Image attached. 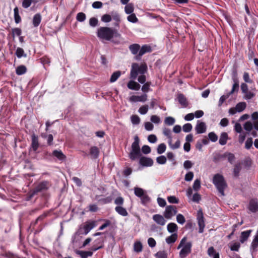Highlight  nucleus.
Segmentation results:
<instances>
[{
    "mask_svg": "<svg viewBox=\"0 0 258 258\" xmlns=\"http://www.w3.org/2000/svg\"><path fill=\"white\" fill-rule=\"evenodd\" d=\"M97 37L100 39L107 41H110L115 44H118L119 41L113 38H120L121 37L118 31L112 28L108 27H101L98 28L97 32Z\"/></svg>",
    "mask_w": 258,
    "mask_h": 258,
    "instance_id": "nucleus-1",
    "label": "nucleus"
},
{
    "mask_svg": "<svg viewBox=\"0 0 258 258\" xmlns=\"http://www.w3.org/2000/svg\"><path fill=\"white\" fill-rule=\"evenodd\" d=\"M213 183L221 195L224 196V190L227 184L223 176L219 173L215 174L213 178Z\"/></svg>",
    "mask_w": 258,
    "mask_h": 258,
    "instance_id": "nucleus-2",
    "label": "nucleus"
},
{
    "mask_svg": "<svg viewBox=\"0 0 258 258\" xmlns=\"http://www.w3.org/2000/svg\"><path fill=\"white\" fill-rule=\"evenodd\" d=\"M140 139L137 135L134 137V141L132 144L131 151L128 154V157L132 161H135L138 158H140L142 154L139 146Z\"/></svg>",
    "mask_w": 258,
    "mask_h": 258,
    "instance_id": "nucleus-3",
    "label": "nucleus"
},
{
    "mask_svg": "<svg viewBox=\"0 0 258 258\" xmlns=\"http://www.w3.org/2000/svg\"><path fill=\"white\" fill-rule=\"evenodd\" d=\"M49 186V182L48 181H43L40 182L35 187L27 194V200H31L35 195H38L39 192L47 190Z\"/></svg>",
    "mask_w": 258,
    "mask_h": 258,
    "instance_id": "nucleus-4",
    "label": "nucleus"
},
{
    "mask_svg": "<svg viewBox=\"0 0 258 258\" xmlns=\"http://www.w3.org/2000/svg\"><path fill=\"white\" fill-rule=\"evenodd\" d=\"M147 70V66L146 63L139 65L137 63H134L132 65L130 78L135 79L139 74H144Z\"/></svg>",
    "mask_w": 258,
    "mask_h": 258,
    "instance_id": "nucleus-5",
    "label": "nucleus"
},
{
    "mask_svg": "<svg viewBox=\"0 0 258 258\" xmlns=\"http://www.w3.org/2000/svg\"><path fill=\"white\" fill-rule=\"evenodd\" d=\"M177 213V209L175 206L169 205L166 206L164 212V217L167 219H170Z\"/></svg>",
    "mask_w": 258,
    "mask_h": 258,
    "instance_id": "nucleus-6",
    "label": "nucleus"
},
{
    "mask_svg": "<svg viewBox=\"0 0 258 258\" xmlns=\"http://www.w3.org/2000/svg\"><path fill=\"white\" fill-rule=\"evenodd\" d=\"M197 219L199 227V232L200 233H203L205 227V224L203 213L201 211H200L198 212Z\"/></svg>",
    "mask_w": 258,
    "mask_h": 258,
    "instance_id": "nucleus-7",
    "label": "nucleus"
},
{
    "mask_svg": "<svg viewBox=\"0 0 258 258\" xmlns=\"http://www.w3.org/2000/svg\"><path fill=\"white\" fill-rule=\"evenodd\" d=\"M191 243L187 242L183 246L179 252V256L181 258H185L189 253L191 252Z\"/></svg>",
    "mask_w": 258,
    "mask_h": 258,
    "instance_id": "nucleus-8",
    "label": "nucleus"
},
{
    "mask_svg": "<svg viewBox=\"0 0 258 258\" xmlns=\"http://www.w3.org/2000/svg\"><path fill=\"white\" fill-rule=\"evenodd\" d=\"M248 209L253 213L258 211V200L256 198L250 200L248 205Z\"/></svg>",
    "mask_w": 258,
    "mask_h": 258,
    "instance_id": "nucleus-9",
    "label": "nucleus"
},
{
    "mask_svg": "<svg viewBox=\"0 0 258 258\" xmlns=\"http://www.w3.org/2000/svg\"><path fill=\"white\" fill-rule=\"evenodd\" d=\"M31 149H32L34 152H36L40 146L38 137L35 134H33L31 135Z\"/></svg>",
    "mask_w": 258,
    "mask_h": 258,
    "instance_id": "nucleus-10",
    "label": "nucleus"
},
{
    "mask_svg": "<svg viewBox=\"0 0 258 258\" xmlns=\"http://www.w3.org/2000/svg\"><path fill=\"white\" fill-rule=\"evenodd\" d=\"M139 163L142 166L150 167L153 165L154 161L152 159L146 157H141Z\"/></svg>",
    "mask_w": 258,
    "mask_h": 258,
    "instance_id": "nucleus-11",
    "label": "nucleus"
},
{
    "mask_svg": "<svg viewBox=\"0 0 258 258\" xmlns=\"http://www.w3.org/2000/svg\"><path fill=\"white\" fill-rule=\"evenodd\" d=\"M96 225V222L95 221H88L85 223L83 226L84 233L86 235L90 231L94 228Z\"/></svg>",
    "mask_w": 258,
    "mask_h": 258,
    "instance_id": "nucleus-12",
    "label": "nucleus"
},
{
    "mask_svg": "<svg viewBox=\"0 0 258 258\" xmlns=\"http://www.w3.org/2000/svg\"><path fill=\"white\" fill-rule=\"evenodd\" d=\"M152 219L158 225L160 226H164L166 223V220L164 215L155 214L153 216Z\"/></svg>",
    "mask_w": 258,
    "mask_h": 258,
    "instance_id": "nucleus-13",
    "label": "nucleus"
},
{
    "mask_svg": "<svg viewBox=\"0 0 258 258\" xmlns=\"http://www.w3.org/2000/svg\"><path fill=\"white\" fill-rule=\"evenodd\" d=\"M52 156L56 157L59 161L63 162L67 159L66 156L61 150H54L52 153Z\"/></svg>",
    "mask_w": 258,
    "mask_h": 258,
    "instance_id": "nucleus-14",
    "label": "nucleus"
},
{
    "mask_svg": "<svg viewBox=\"0 0 258 258\" xmlns=\"http://www.w3.org/2000/svg\"><path fill=\"white\" fill-rule=\"evenodd\" d=\"M147 100V95L144 94L141 96L133 95L130 97V100L132 102H145Z\"/></svg>",
    "mask_w": 258,
    "mask_h": 258,
    "instance_id": "nucleus-15",
    "label": "nucleus"
},
{
    "mask_svg": "<svg viewBox=\"0 0 258 258\" xmlns=\"http://www.w3.org/2000/svg\"><path fill=\"white\" fill-rule=\"evenodd\" d=\"M195 130L197 134H200L204 133L206 131L205 123L204 122H198L196 126Z\"/></svg>",
    "mask_w": 258,
    "mask_h": 258,
    "instance_id": "nucleus-16",
    "label": "nucleus"
},
{
    "mask_svg": "<svg viewBox=\"0 0 258 258\" xmlns=\"http://www.w3.org/2000/svg\"><path fill=\"white\" fill-rule=\"evenodd\" d=\"M1 248L2 249V251H1V255L3 256H5L8 258H20L10 251H7L3 246L1 247Z\"/></svg>",
    "mask_w": 258,
    "mask_h": 258,
    "instance_id": "nucleus-17",
    "label": "nucleus"
},
{
    "mask_svg": "<svg viewBox=\"0 0 258 258\" xmlns=\"http://www.w3.org/2000/svg\"><path fill=\"white\" fill-rule=\"evenodd\" d=\"M100 151L96 146H92L90 149V155L93 159H97L99 157Z\"/></svg>",
    "mask_w": 258,
    "mask_h": 258,
    "instance_id": "nucleus-18",
    "label": "nucleus"
},
{
    "mask_svg": "<svg viewBox=\"0 0 258 258\" xmlns=\"http://www.w3.org/2000/svg\"><path fill=\"white\" fill-rule=\"evenodd\" d=\"M252 231V230L250 229L242 232L240 236V242L241 243H244L245 241H246L248 238L249 237Z\"/></svg>",
    "mask_w": 258,
    "mask_h": 258,
    "instance_id": "nucleus-19",
    "label": "nucleus"
},
{
    "mask_svg": "<svg viewBox=\"0 0 258 258\" xmlns=\"http://www.w3.org/2000/svg\"><path fill=\"white\" fill-rule=\"evenodd\" d=\"M127 86L130 89L136 91H138L141 87V85L139 83L133 80L130 81Z\"/></svg>",
    "mask_w": 258,
    "mask_h": 258,
    "instance_id": "nucleus-20",
    "label": "nucleus"
},
{
    "mask_svg": "<svg viewBox=\"0 0 258 258\" xmlns=\"http://www.w3.org/2000/svg\"><path fill=\"white\" fill-rule=\"evenodd\" d=\"M152 51L151 47L150 45L145 44L140 49L138 56L141 57L147 52H150Z\"/></svg>",
    "mask_w": 258,
    "mask_h": 258,
    "instance_id": "nucleus-21",
    "label": "nucleus"
},
{
    "mask_svg": "<svg viewBox=\"0 0 258 258\" xmlns=\"http://www.w3.org/2000/svg\"><path fill=\"white\" fill-rule=\"evenodd\" d=\"M177 99L179 103L184 107H186L188 106V101L185 96L180 93L177 96Z\"/></svg>",
    "mask_w": 258,
    "mask_h": 258,
    "instance_id": "nucleus-22",
    "label": "nucleus"
},
{
    "mask_svg": "<svg viewBox=\"0 0 258 258\" xmlns=\"http://www.w3.org/2000/svg\"><path fill=\"white\" fill-rule=\"evenodd\" d=\"M228 139V136L227 133L222 132L220 137L219 143L221 145H225L227 142Z\"/></svg>",
    "mask_w": 258,
    "mask_h": 258,
    "instance_id": "nucleus-23",
    "label": "nucleus"
},
{
    "mask_svg": "<svg viewBox=\"0 0 258 258\" xmlns=\"http://www.w3.org/2000/svg\"><path fill=\"white\" fill-rule=\"evenodd\" d=\"M41 21V16L39 13L35 14L33 18V25L35 27H38Z\"/></svg>",
    "mask_w": 258,
    "mask_h": 258,
    "instance_id": "nucleus-24",
    "label": "nucleus"
},
{
    "mask_svg": "<svg viewBox=\"0 0 258 258\" xmlns=\"http://www.w3.org/2000/svg\"><path fill=\"white\" fill-rule=\"evenodd\" d=\"M115 211L120 215L125 217L128 215L126 210L122 206H116L115 208Z\"/></svg>",
    "mask_w": 258,
    "mask_h": 258,
    "instance_id": "nucleus-25",
    "label": "nucleus"
},
{
    "mask_svg": "<svg viewBox=\"0 0 258 258\" xmlns=\"http://www.w3.org/2000/svg\"><path fill=\"white\" fill-rule=\"evenodd\" d=\"M167 229L169 232L175 233L178 230V226L175 223L171 222L167 225Z\"/></svg>",
    "mask_w": 258,
    "mask_h": 258,
    "instance_id": "nucleus-26",
    "label": "nucleus"
},
{
    "mask_svg": "<svg viewBox=\"0 0 258 258\" xmlns=\"http://www.w3.org/2000/svg\"><path fill=\"white\" fill-rule=\"evenodd\" d=\"M129 49L133 54H137L139 52L140 49V45L138 44H133L129 46Z\"/></svg>",
    "mask_w": 258,
    "mask_h": 258,
    "instance_id": "nucleus-27",
    "label": "nucleus"
},
{
    "mask_svg": "<svg viewBox=\"0 0 258 258\" xmlns=\"http://www.w3.org/2000/svg\"><path fill=\"white\" fill-rule=\"evenodd\" d=\"M177 237H178V236H177V234L176 233H173L170 236L166 237V242L168 244L174 243L177 240Z\"/></svg>",
    "mask_w": 258,
    "mask_h": 258,
    "instance_id": "nucleus-28",
    "label": "nucleus"
},
{
    "mask_svg": "<svg viewBox=\"0 0 258 258\" xmlns=\"http://www.w3.org/2000/svg\"><path fill=\"white\" fill-rule=\"evenodd\" d=\"M241 170V165L240 163H236L233 168V175L235 177L239 176V173Z\"/></svg>",
    "mask_w": 258,
    "mask_h": 258,
    "instance_id": "nucleus-29",
    "label": "nucleus"
},
{
    "mask_svg": "<svg viewBox=\"0 0 258 258\" xmlns=\"http://www.w3.org/2000/svg\"><path fill=\"white\" fill-rule=\"evenodd\" d=\"M27 72V68L24 65L18 66L16 69V74L18 75H22L25 74Z\"/></svg>",
    "mask_w": 258,
    "mask_h": 258,
    "instance_id": "nucleus-30",
    "label": "nucleus"
},
{
    "mask_svg": "<svg viewBox=\"0 0 258 258\" xmlns=\"http://www.w3.org/2000/svg\"><path fill=\"white\" fill-rule=\"evenodd\" d=\"M14 20L16 24L20 23L21 22V18L19 13V9L17 7L14 9Z\"/></svg>",
    "mask_w": 258,
    "mask_h": 258,
    "instance_id": "nucleus-31",
    "label": "nucleus"
},
{
    "mask_svg": "<svg viewBox=\"0 0 258 258\" xmlns=\"http://www.w3.org/2000/svg\"><path fill=\"white\" fill-rule=\"evenodd\" d=\"M246 107V103L244 102H241L238 103L236 104L235 108H236L237 112H242V111H243L245 109Z\"/></svg>",
    "mask_w": 258,
    "mask_h": 258,
    "instance_id": "nucleus-32",
    "label": "nucleus"
},
{
    "mask_svg": "<svg viewBox=\"0 0 258 258\" xmlns=\"http://www.w3.org/2000/svg\"><path fill=\"white\" fill-rule=\"evenodd\" d=\"M224 158H225L224 154H221L219 153H216L214 155L213 161L215 163H217Z\"/></svg>",
    "mask_w": 258,
    "mask_h": 258,
    "instance_id": "nucleus-33",
    "label": "nucleus"
},
{
    "mask_svg": "<svg viewBox=\"0 0 258 258\" xmlns=\"http://www.w3.org/2000/svg\"><path fill=\"white\" fill-rule=\"evenodd\" d=\"M163 133L169 139V143L170 145L172 141L171 130L168 128L165 127L163 128Z\"/></svg>",
    "mask_w": 258,
    "mask_h": 258,
    "instance_id": "nucleus-34",
    "label": "nucleus"
},
{
    "mask_svg": "<svg viewBox=\"0 0 258 258\" xmlns=\"http://www.w3.org/2000/svg\"><path fill=\"white\" fill-rule=\"evenodd\" d=\"M120 75L121 72L119 71L114 72L111 76L110 82L111 83L115 82L118 79V78L120 76Z\"/></svg>",
    "mask_w": 258,
    "mask_h": 258,
    "instance_id": "nucleus-35",
    "label": "nucleus"
},
{
    "mask_svg": "<svg viewBox=\"0 0 258 258\" xmlns=\"http://www.w3.org/2000/svg\"><path fill=\"white\" fill-rule=\"evenodd\" d=\"M134 11V5L132 3H129L126 5L124 8V11L126 14H130L133 13Z\"/></svg>",
    "mask_w": 258,
    "mask_h": 258,
    "instance_id": "nucleus-36",
    "label": "nucleus"
},
{
    "mask_svg": "<svg viewBox=\"0 0 258 258\" xmlns=\"http://www.w3.org/2000/svg\"><path fill=\"white\" fill-rule=\"evenodd\" d=\"M15 54L18 58H21L22 56L26 57L27 55L25 53L24 50L21 47H18L16 49Z\"/></svg>",
    "mask_w": 258,
    "mask_h": 258,
    "instance_id": "nucleus-37",
    "label": "nucleus"
},
{
    "mask_svg": "<svg viewBox=\"0 0 258 258\" xmlns=\"http://www.w3.org/2000/svg\"><path fill=\"white\" fill-rule=\"evenodd\" d=\"M134 250L137 252H140L142 251L143 245L140 241H137L135 242L134 245Z\"/></svg>",
    "mask_w": 258,
    "mask_h": 258,
    "instance_id": "nucleus-38",
    "label": "nucleus"
},
{
    "mask_svg": "<svg viewBox=\"0 0 258 258\" xmlns=\"http://www.w3.org/2000/svg\"><path fill=\"white\" fill-rule=\"evenodd\" d=\"M79 253L82 258H87L88 256L92 255L93 252L90 251H79Z\"/></svg>",
    "mask_w": 258,
    "mask_h": 258,
    "instance_id": "nucleus-39",
    "label": "nucleus"
},
{
    "mask_svg": "<svg viewBox=\"0 0 258 258\" xmlns=\"http://www.w3.org/2000/svg\"><path fill=\"white\" fill-rule=\"evenodd\" d=\"M193 189L195 191H198L201 188V180L200 179H197L195 180L193 185H192Z\"/></svg>",
    "mask_w": 258,
    "mask_h": 258,
    "instance_id": "nucleus-40",
    "label": "nucleus"
},
{
    "mask_svg": "<svg viewBox=\"0 0 258 258\" xmlns=\"http://www.w3.org/2000/svg\"><path fill=\"white\" fill-rule=\"evenodd\" d=\"M134 192L135 195L140 198L143 196L145 194L144 190L140 187H135L134 189Z\"/></svg>",
    "mask_w": 258,
    "mask_h": 258,
    "instance_id": "nucleus-41",
    "label": "nucleus"
},
{
    "mask_svg": "<svg viewBox=\"0 0 258 258\" xmlns=\"http://www.w3.org/2000/svg\"><path fill=\"white\" fill-rule=\"evenodd\" d=\"M22 30L20 28H15L12 29V36L13 38H15V35L20 36L21 35Z\"/></svg>",
    "mask_w": 258,
    "mask_h": 258,
    "instance_id": "nucleus-42",
    "label": "nucleus"
},
{
    "mask_svg": "<svg viewBox=\"0 0 258 258\" xmlns=\"http://www.w3.org/2000/svg\"><path fill=\"white\" fill-rule=\"evenodd\" d=\"M251 247L253 249H255L258 247V230L251 243Z\"/></svg>",
    "mask_w": 258,
    "mask_h": 258,
    "instance_id": "nucleus-43",
    "label": "nucleus"
},
{
    "mask_svg": "<svg viewBox=\"0 0 258 258\" xmlns=\"http://www.w3.org/2000/svg\"><path fill=\"white\" fill-rule=\"evenodd\" d=\"M166 149V146L164 143L160 144L158 146L157 153L159 154H161L165 151Z\"/></svg>",
    "mask_w": 258,
    "mask_h": 258,
    "instance_id": "nucleus-44",
    "label": "nucleus"
},
{
    "mask_svg": "<svg viewBox=\"0 0 258 258\" xmlns=\"http://www.w3.org/2000/svg\"><path fill=\"white\" fill-rule=\"evenodd\" d=\"M156 258H167V253L164 251H159L155 254Z\"/></svg>",
    "mask_w": 258,
    "mask_h": 258,
    "instance_id": "nucleus-45",
    "label": "nucleus"
},
{
    "mask_svg": "<svg viewBox=\"0 0 258 258\" xmlns=\"http://www.w3.org/2000/svg\"><path fill=\"white\" fill-rule=\"evenodd\" d=\"M127 19L129 22L134 23L138 21V19L137 18L136 15L134 13L130 14V15L127 17Z\"/></svg>",
    "mask_w": 258,
    "mask_h": 258,
    "instance_id": "nucleus-46",
    "label": "nucleus"
},
{
    "mask_svg": "<svg viewBox=\"0 0 258 258\" xmlns=\"http://www.w3.org/2000/svg\"><path fill=\"white\" fill-rule=\"evenodd\" d=\"M176 221L179 224H183L185 222V219L181 214H178L176 216Z\"/></svg>",
    "mask_w": 258,
    "mask_h": 258,
    "instance_id": "nucleus-47",
    "label": "nucleus"
},
{
    "mask_svg": "<svg viewBox=\"0 0 258 258\" xmlns=\"http://www.w3.org/2000/svg\"><path fill=\"white\" fill-rule=\"evenodd\" d=\"M209 139L213 142H215L218 140V136L214 132H210L208 134Z\"/></svg>",
    "mask_w": 258,
    "mask_h": 258,
    "instance_id": "nucleus-48",
    "label": "nucleus"
},
{
    "mask_svg": "<svg viewBox=\"0 0 258 258\" xmlns=\"http://www.w3.org/2000/svg\"><path fill=\"white\" fill-rule=\"evenodd\" d=\"M149 109V106L148 105H145L142 106L139 109V112L141 114H145L147 113Z\"/></svg>",
    "mask_w": 258,
    "mask_h": 258,
    "instance_id": "nucleus-49",
    "label": "nucleus"
},
{
    "mask_svg": "<svg viewBox=\"0 0 258 258\" xmlns=\"http://www.w3.org/2000/svg\"><path fill=\"white\" fill-rule=\"evenodd\" d=\"M156 161L159 164H164L167 161V159L164 156H160L156 158Z\"/></svg>",
    "mask_w": 258,
    "mask_h": 258,
    "instance_id": "nucleus-50",
    "label": "nucleus"
},
{
    "mask_svg": "<svg viewBox=\"0 0 258 258\" xmlns=\"http://www.w3.org/2000/svg\"><path fill=\"white\" fill-rule=\"evenodd\" d=\"M76 19L78 21L83 22L86 19V15L84 13L80 12L78 13Z\"/></svg>",
    "mask_w": 258,
    "mask_h": 258,
    "instance_id": "nucleus-51",
    "label": "nucleus"
},
{
    "mask_svg": "<svg viewBox=\"0 0 258 258\" xmlns=\"http://www.w3.org/2000/svg\"><path fill=\"white\" fill-rule=\"evenodd\" d=\"M124 203V199L122 197H117L114 200V204L117 206H122Z\"/></svg>",
    "mask_w": 258,
    "mask_h": 258,
    "instance_id": "nucleus-52",
    "label": "nucleus"
},
{
    "mask_svg": "<svg viewBox=\"0 0 258 258\" xmlns=\"http://www.w3.org/2000/svg\"><path fill=\"white\" fill-rule=\"evenodd\" d=\"M224 155L225 156V158L227 157L228 161L230 163H232L235 159V156L234 154L231 153L226 152L224 153Z\"/></svg>",
    "mask_w": 258,
    "mask_h": 258,
    "instance_id": "nucleus-53",
    "label": "nucleus"
},
{
    "mask_svg": "<svg viewBox=\"0 0 258 258\" xmlns=\"http://www.w3.org/2000/svg\"><path fill=\"white\" fill-rule=\"evenodd\" d=\"M168 202L171 204H178L179 203V199L175 196H169L167 198Z\"/></svg>",
    "mask_w": 258,
    "mask_h": 258,
    "instance_id": "nucleus-54",
    "label": "nucleus"
},
{
    "mask_svg": "<svg viewBox=\"0 0 258 258\" xmlns=\"http://www.w3.org/2000/svg\"><path fill=\"white\" fill-rule=\"evenodd\" d=\"M33 0H23L22 6L25 9L28 8L32 4Z\"/></svg>",
    "mask_w": 258,
    "mask_h": 258,
    "instance_id": "nucleus-55",
    "label": "nucleus"
},
{
    "mask_svg": "<svg viewBox=\"0 0 258 258\" xmlns=\"http://www.w3.org/2000/svg\"><path fill=\"white\" fill-rule=\"evenodd\" d=\"M131 121L134 124H138L140 122V117L137 115H133L131 116Z\"/></svg>",
    "mask_w": 258,
    "mask_h": 258,
    "instance_id": "nucleus-56",
    "label": "nucleus"
},
{
    "mask_svg": "<svg viewBox=\"0 0 258 258\" xmlns=\"http://www.w3.org/2000/svg\"><path fill=\"white\" fill-rule=\"evenodd\" d=\"M244 95V98L246 100L251 99L255 96V94L254 93L249 91L246 93H245Z\"/></svg>",
    "mask_w": 258,
    "mask_h": 258,
    "instance_id": "nucleus-57",
    "label": "nucleus"
},
{
    "mask_svg": "<svg viewBox=\"0 0 258 258\" xmlns=\"http://www.w3.org/2000/svg\"><path fill=\"white\" fill-rule=\"evenodd\" d=\"M192 125L189 123H185L183 126V131L185 133H188L192 130Z\"/></svg>",
    "mask_w": 258,
    "mask_h": 258,
    "instance_id": "nucleus-58",
    "label": "nucleus"
},
{
    "mask_svg": "<svg viewBox=\"0 0 258 258\" xmlns=\"http://www.w3.org/2000/svg\"><path fill=\"white\" fill-rule=\"evenodd\" d=\"M174 122H175V119L173 117L169 116V117H167L165 118V123L166 124L171 125L173 124L174 123Z\"/></svg>",
    "mask_w": 258,
    "mask_h": 258,
    "instance_id": "nucleus-59",
    "label": "nucleus"
},
{
    "mask_svg": "<svg viewBox=\"0 0 258 258\" xmlns=\"http://www.w3.org/2000/svg\"><path fill=\"white\" fill-rule=\"evenodd\" d=\"M112 198L110 197H107L105 198H103L99 200V202L102 204H106L111 203Z\"/></svg>",
    "mask_w": 258,
    "mask_h": 258,
    "instance_id": "nucleus-60",
    "label": "nucleus"
},
{
    "mask_svg": "<svg viewBox=\"0 0 258 258\" xmlns=\"http://www.w3.org/2000/svg\"><path fill=\"white\" fill-rule=\"evenodd\" d=\"M151 85V82H147L143 85L142 87V90L144 92H148L150 90V87Z\"/></svg>",
    "mask_w": 258,
    "mask_h": 258,
    "instance_id": "nucleus-61",
    "label": "nucleus"
},
{
    "mask_svg": "<svg viewBox=\"0 0 258 258\" xmlns=\"http://www.w3.org/2000/svg\"><path fill=\"white\" fill-rule=\"evenodd\" d=\"M243 78L245 82L247 83H252L253 81L250 79L249 74L247 72H244Z\"/></svg>",
    "mask_w": 258,
    "mask_h": 258,
    "instance_id": "nucleus-62",
    "label": "nucleus"
},
{
    "mask_svg": "<svg viewBox=\"0 0 258 258\" xmlns=\"http://www.w3.org/2000/svg\"><path fill=\"white\" fill-rule=\"evenodd\" d=\"M142 203L143 204L145 205L150 202V199L147 194H144L143 196L141 197Z\"/></svg>",
    "mask_w": 258,
    "mask_h": 258,
    "instance_id": "nucleus-63",
    "label": "nucleus"
},
{
    "mask_svg": "<svg viewBox=\"0 0 258 258\" xmlns=\"http://www.w3.org/2000/svg\"><path fill=\"white\" fill-rule=\"evenodd\" d=\"M240 245L238 242H235L230 247V249L232 251H238L240 248Z\"/></svg>",
    "mask_w": 258,
    "mask_h": 258,
    "instance_id": "nucleus-64",
    "label": "nucleus"
}]
</instances>
